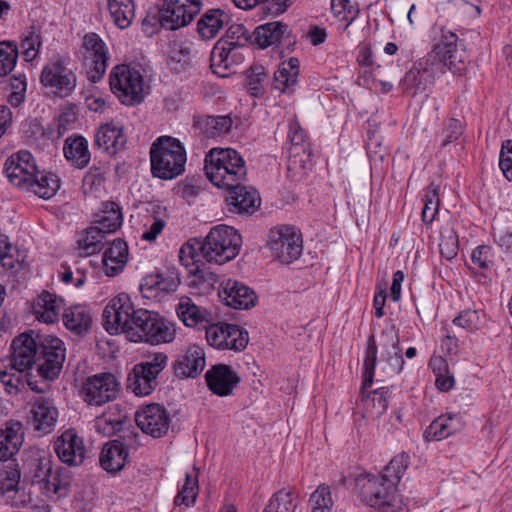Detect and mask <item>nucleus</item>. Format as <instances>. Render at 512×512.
<instances>
[{"label":"nucleus","mask_w":512,"mask_h":512,"mask_svg":"<svg viewBox=\"0 0 512 512\" xmlns=\"http://www.w3.org/2000/svg\"><path fill=\"white\" fill-rule=\"evenodd\" d=\"M242 237L238 231L227 225L213 227L203 239H190L179 251V259L188 272L198 281L212 284L216 274L205 270L201 258L219 265L233 260L240 252Z\"/></svg>","instance_id":"obj_1"},{"label":"nucleus","mask_w":512,"mask_h":512,"mask_svg":"<svg viewBox=\"0 0 512 512\" xmlns=\"http://www.w3.org/2000/svg\"><path fill=\"white\" fill-rule=\"evenodd\" d=\"M66 357L64 343L52 335L42 336L33 330L21 333L11 343L8 358L16 370H36L46 380H54L62 370Z\"/></svg>","instance_id":"obj_2"},{"label":"nucleus","mask_w":512,"mask_h":512,"mask_svg":"<svg viewBox=\"0 0 512 512\" xmlns=\"http://www.w3.org/2000/svg\"><path fill=\"white\" fill-rule=\"evenodd\" d=\"M468 55L458 36L444 27L440 28V36L433 49L425 57L419 59L414 65L423 77L433 85L435 80L446 72L462 75L467 68Z\"/></svg>","instance_id":"obj_3"},{"label":"nucleus","mask_w":512,"mask_h":512,"mask_svg":"<svg viewBox=\"0 0 512 512\" xmlns=\"http://www.w3.org/2000/svg\"><path fill=\"white\" fill-rule=\"evenodd\" d=\"M204 171L210 182L222 189H231L246 179L243 157L232 148H212L205 156Z\"/></svg>","instance_id":"obj_4"},{"label":"nucleus","mask_w":512,"mask_h":512,"mask_svg":"<svg viewBox=\"0 0 512 512\" xmlns=\"http://www.w3.org/2000/svg\"><path fill=\"white\" fill-rule=\"evenodd\" d=\"M186 150L183 144L171 136L159 137L150 148L151 173L154 177L171 180L185 170Z\"/></svg>","instance_id":"obj_5"},{"label":"nucleus","mask_w":512,"mask_h":512,"mask_svg":"<svg viewBox=\"0 0 512 512\" xmlns=\"http://www.w3.org/2000/svg\"><path fill=\"white\" fill-rule=\"evenodd\" d=\"M356 491L362 502L380 512H407L396 487L385 477L360 475L356 479Z\"/></svg>","instance_id":"obj_6"},{"label":"nucleus","mask_w":512,"mask_h":512,"mask_svg":"<svg viewBox=\"0 0 512 512\" xmlns=\"http://www.w3.org/2000/svg\"><path fill=\"white\" fill-rule=\"evenodd\" d=\"M126 337L131 342H146L151 345L169 343L175 338V329L159 313L139 308L135 310Z\"/></svg>","instance_id":"obj_7"},{"label":"nucleus","mask_w":512,"mask_h":512,"mask_svg":"<svg viewBox=\"0 0 512 512\" xmlns=\"http://www.w3.org/2000/svg\"><path fill=\"white\" fill-rule=\"evenodd\" d=\"M168 357L163 352H156L146 360L134 365L128 374L127 387L137 396L150 395L158 385V376L167 365Z\"/></svg>","instance_id":"obj_8"},{"label":"nucleus","mask_w":512,"mask_h":512,"mask_svg":"<svg viewBox=\"0 0 512 512\" xmlns=\"http://www.w3.org/2000/svg\"><path fill=\"white\" fill-rule=\"evenodd\" d=\"M110 88L120 102L127 106L140 104L143 99L144 79L139 70L129 65H117L110 74Z\"/></svg>","instance_id":"obj_9"},{"label":"nucleus","mask_w":512,"mask_h":512,"mask_svg":"<svg viewBox=\"0 0 512 512\" xmlns=\"http://www.w3.org/2000/svg\"><path fill=\"white\" fill-rule=\"evenodd\" d=\"M267 246L272 256L283 264L299 259L303 250V239L299 229L281 225L270 230Z\"/></svg>","instance_id":"obj_10"},{"label":"nucleus","mask_w":512,"mask_h":512,"mask_svg":"<svg viewBox=\"0 0 512 512\" xmlns=\"http://www.w3.org/2000/svg\"><path fill=\"white\" fill-rule=\"evenodd\" d=\"M40 82L45 88H49L55 96L66 98L75 91L77 76L67 67L64 59L58 57L43 67Z\"/></svg>","instance_id":"obj_11"},{"label":"nucleus","mask_w":512,"mask_h":512,"mask_svg":"<svg viewBox=\"0 0 512 512\" xmlns=\"http://www.w3.org/2000/svg\"><path fill=\"white\" fill-rule=\"evenodd\" d=\"M120 383L112 373H99L88 377L82 384L80 393L90 406H102L117 398Z\"/></svg>","instance_id":"obj_12"},{"label":"nucleus","mask_w":512,"mask_h":512,"mask_svg":"<svg viewBox=\"0 0 512 512\" xmlns=\"http://www.w3.org/2000/svg\"><path fill=\"white\" fill-rule=\"evenodd\" d=\"M135 310L128 294H118L108 302L103 310V327L111 335L119 333L126 335Z\"/></svg>","instance_id":"obj_13"},{"label":"nucleus","mask_w":512,"mask_h":512,"mask_svg":"<svg viewBox=\"0 0 512 512\" xmlns=\"http://www.w3.org/2000/svg\"><path fill=\"white\" fill-rule=\"evenodd\" d=\"M203 6L202 0H165L160 11V24L168 30L188 25Z\"/></svg>","instance_id":"obj_14"},{"label":"nucleus","mask_w":512,"mask_h":512,"mask_svg":"<svg viewBox=\"0 0 512 512\" xmlns=\"http://www.w3.org/2000/svg\"><path fill=\"white\" fill-rule=\"evenodd\" d=\"M58 417L59 411L54 399L45 395H38L33 398L28 420L34 431L41 435L51 433L56 427Z\"/></svg>","instance_id":"obj_15"},{"label":"nucleus","mask_w":512,"mask_h":512,"mask_svg":"<svg viewBox=\"0 0 512 512\" xmlns=\"http://www.w3.org/2000/svg\"><path fill=\"white\" fill-rule=\"evenodd\" d=\"M135 421L145 434L161 438L168 432L171 419L164 406L152 403L135 413Z\"/></svg>","instance_id":"obj_16"},{"label":"nucleus","mask_w":512,"mask_h":512,"mask_svg":"<svg viewBox=\"0 0 512 512\" xmlns=\"http://www.w3.org/2000/svg\"><path fill=\"white\" fill-rule=\"evenodd\" d=\"M83 49L85 58L91 59L87 75L93 83L100 81L105 75L109 53L103 40L96 33H88L83 38Z\"/></svg>","instance_id":"obj_17"},{"label":"nucleus","mask_w":512,"mask_h":512,"mask_svg":"<svg viewBox=\"0 0 512 512\" xmlns=\"http://www.w3.org/2000/svg\"><path fill=\"white\" fill-rule=\"evenodd\" d=\"M4 171L13 185L24 189L38 168L33 155L27 150H20L6 160Z\"/></svg>","instance_id":"obj_18"},{"label":"nucleus","mask_w":512,"mask_h":512,"mask_svg":"<svg viewBox=\"0 0 512 512\" xmlns=\"http://www.w3.org/2000/svg\"><path fill=\"white\" fill-rule=\"evenodd\" d=\"M54 451L62 463L79 466L85 459L86 449L76 430L68 429L55 440Z\"/></svg>","instance_id":"obj_19"},{"label":"nucleus","mask_w":512,"mask_h":512,"mask_svg":"<svg viewBox=\"0 0 512 512\" xmlns=\"http://www.w3.org/2000/svg\"><path fill=\"white\" fill-rule=\"evenodd\" d=\"M219 297L229 307L246 310L254 307L257 302L256 293L246 284L227 279L221 283Z\"/></svg>","instance_id":"obj_20"},{"label":"nucleus","mask_w":512,"mask_h":512,"mask_svg":"<svg viewBox=\"0 0 512 512\" xmlns=\"http://www.w3.org/2000/svg\"><path fill=\"white\" fill-rule=\"evenodd\" d=\"M126 142L123 126L119 123L108 122L97 129L93 145L107 155L114 156L124 149Z\"/></svg>","instance_id":"obj_21"},{"label":"nucleus","mask_w":512,"mask_h":512,"mask_svg":"<svg viewBox=\"0 0 512 512\" xmlns=\"http://www.w3.org/2000/svg\"><path fill=\"white\" fill-rule=\"evenodd\" d=\"M228 196L226 203L228 211L239 214H253L260 206L261 199L258 192L251 188L242 185V183L227 189Z\"/></svg>","instance_id":"obj_22"},{"label":"nucleus","mask_w":512,"mask_h":512,"mask_svg":"<svg viewBox=\"0 0 512 512\" xmlns=\"http://www.w3.org/2000/svg\"><path fill=\"white\" fill-rule=\"evenodd\" d=\"M208 388L218 396L230 395L240 382L238 374L225 364H218L205 374Z\"/></svg>","instance_id":"obj_23"},{"label":"nucleus","mask_w":512,"mask_h":512,"mask_svg":"<svg viewBox=\"0 0 512 512\" xmlns=\"http://www.w3.org/2000/svg\"><path fill=\"white\" fill-rule=\"evenodd\" d=\"M205 367V353L199 346L193 345L174 363L175 375L182 378H195Z\"/></svg>","instance_id":"obj_24"},{"label":"nucleus","mask_w":512,"mask_h":512,"mask_svg":"<svg viewBox=\"0 0 512 512\" xmlns=\"http://www.w3.org/2000/svg\"><path fill=\"white\" fill-rule=\"evenodd\" d=\"M24 441L23 425L19 421H9L0 429V461H6L18 453Z\"/></svg>","instance_id":"obj_25"},{"label":"nucleus","mask_w":512,"mask_h":512,"mask_svg":"<svg viewBox=\"0 0 512 512\" xmlns=\"http://www.w3.org/2000/svg\"><path fill=\"white\" fill-rule=\"evenodd\" d=\"M363 416L368 419L380 418L388 408L390 389L388 387H379L369 390L361 386Z\"/></svg>","instance_id":"obj_26"},{"label":"nucleus","mask_w":512,"mask_h":512,"mask_svg":"<svg viewBox=\"0 0 512 512\" xmlns=\"http://www.w3.org/2000/svg\"><path fill=\"white\" fill-rule=\"evenodd\" d=\"M63 154L65 159L77 169L88 167L91 160L88 141L78 134H73L65 139Z\"/></svg>","instance_id":"obj_27"},{"label":"nucleus","mask_w":512,"mask_h":512,"mask_svg":"<svg viewBox=\"0 0 512 512\" xmlns=\"http://www.w3.org/2000/svg\"><path fill=\"white\" fill-rule=\"evenodd\" d=\"M464 427L462 417L456 414H445L437 417L425 431L427 440L440 441L460 432Z\"/></svg>","instance_id":"obj_28"},{"label":"nucleus","mask_w":512,"mask_h":512,"mask_svg":"<svg viewBox=\"0 0 512 512\" xmlns=\"http://www.w3.org/2000/svg\"><path fill=\"white\" fill-rule=\"evenodd\" d=\"M127 458L126 446L119 440H113L104 445L99 461L104 470L116 473L125 466Z\"/></svg>","instance_id":"obj_29"},{"label":"nucleus","mask_w":512,"mask_h":512,"mask_svg":"<svg viewBox=\"0 0 512 512\" xmlns=\"http://www.w3.org/2000/svg\"><path fill=\"white\" fill-rule=\"evenodd\" d=\"M233 121L229 115H201L194 117V127L207 138H216L231 131Z\"/></svg>","instance_id":"obj_30"},{"label":"nucleus","mask_w":512,"mask_h":512,"mask_svg":"<svg viewBox=\"0 0 512 512\" xmlns=\"http://www.w3.org/2000/svg\"><path fill=\"white\" fill-rule=\"evenodd\" d=\"M230 22V16L222 9L207 10L197 23V31L201 38L209 40Z\"/></svg>","instance_id":"obj_31"},{"label":"nucleus","mask_w":512,"mask_h":512,"mask_svg":"<svg viewBox=\"0 0 512 512\" xmlns=\"http://www.w3.org/2000/svg\"><path fill=\"white\" fill-rule=\"evenodd\" d=\"M128 260V246L125 241L115 239L104 252L103 265L107 276H115L123 270Z\"/></svg>","instance_id":"obj_32"},{"label":"nucleus","mask_w":512,"mask_h":512,"mask_svg":"<svg viewBox=\"0 0 512 512\" xmlns=\"http://www.w3.org/2000/svg\"><path fill=\"white\" fill-rule=\"evenodd\" d=\"M63 324L71 332L82 335L92 326V314L85 305H73L63 313Z\"/></svg>","instance_id":"obj_33"},{"label":"nucleus","mask_w":512,"mask_h":512,"mask_svg":"<svg viewBox=\"0 0 512 512\" xmlns=\"http://www.w3.org/2000/svg\"><path fill=\"white\" fill-rule=\"evenodd\" d=\"M60 188V178L52 172H39L27 183L23 190L30 191L43 199L52 198Z\"/></svg>","instance_id":"obj_34"},{"label":"nucleus","mask_w":512,"mask_h":512,"mask_svg":"<svg viewBox=\"0 0 512 512\" xmlns=\"http://www.w3.org/2000/svg\"><path fill=\"white\" fill-rule=\"evenodd\" d=\"M288 35V26L282 22L260 25L253 32L254 42L263 49L280 43Z\"/></svg>","instance_id":"obj_35"},{"label":"nucleus","mask_w":512,"mask_h":512,"mask_svg":"<svg viewBox=\"0 0 512 512\" xmlns=\"http://www.w3.org/2000/svg\"><path fill=\"white\" fill-rule=\"evenodd\" d=\"M63 301L55 294L43 291L34 305V313L37 319L45 323H54L59 319Z\"/></svg>","instance_id":"obj_36"},{"label":"nucleus","mask_w":512,"mask_h":512,"mask_svg":"<svg viewBox=\"0 0 512 512\" xmlns=\"http://www.w3.org/2000/svg\"><path fill=\"white\" fill-rule=\"evenodd\" d=\"M179 319L188 327H195L203 322H208L211 313L206 309L197 306L191 298L181 297L176 307Z\"/></svg>","instance_id":"obj_37"},{"label":"nucleus","mask_w":512,"mask_h":512,"mask_svg":"<svg viewBox=\"0 0 512 512\" xmlns=\"http://www.w3.org/2000/svg\"><path fill=\"white\" fill-rule=\"evenodd\" d=\"M299 76V60L295 57L282 62L274 73V88L281 92H292Z\"/></svg>","instance_id":"obj_38"},{"label":"nucleus","mask_w":512,"mask_h":512,"mask_svg":"<svg viewBox=\"0 0 512 512\" xmlns=\"http://www.w3.org/2000/svg\"><path fill=\"white\" fill-rule=\"evenodd\" d=\"M24 372L16 370L8 358L0 359V381L8 394L17 395L25 388Z\"/></svg>","instance_id":"obj_39"},{"label":"nucleus","mask_w":512,"mask_h":512,"mask_svg":"<svg viewBox=\"0 0 512 512\" xmlns=\"http://www.w3.org/2000/svg\"><path fill=\"white\" fill-rule=\"evenodd\" d=\"M108 11L115 25L121 29L129 27L135 17L133 0H107Z\"/></svg>","instance_id":"obj_40"},{"label":"nucleus","mask_w":512,"mask_h":512,"mask_svg":"<svg viewBox=\"0 0 512 512\" xmlns=\"http://www.w3.org/2000/svg\"><path fill=\"white\" fill-rule=\"evenodd\" d=\"M236 48L232 44H228L227 40H219L211 52L210 66L214 73L221 74L220 69H229L235 62Z\"/></svg>","instance_id":"obj_41"},{"label":"nucleus","mask_w":512,"mask_h":512,"mask_svg":"<svg viewBox=\"0 0 512 512\" xmlns=\"http://www.w3.org/2000/svg\"><path fill=\"white\" fill-rule=\"evenodd\" d=\"M106 232L97 226L89 227L78 240L81 255L90 256L99 252L104 246Z\"/></svg>","instance_id":"obj_42"},{"label":"nucleus","mask_w":512,"mask_h":512,"mask_svg":"<svg viewBox=\"0 0 512 512\" xmlns=\"http://www.w3.org/2000/svg\"><path fill=\"white\" fill-rule=\"evenodd\" d=\"M122 222L123 216L118 204L112 201L104 202L101 213L98 214V226L106 233H111L120 228Z\"/></svg>","instance_id":"obj_43"},{"label":"nucleus","mask_w":512,"mask_h":512,"mask_svg":"<svg viewBox=\"0 0 512 512\" xmlns=\"http://www.w3.org/2000/svg\"><path fill=\"white\" fill-rule=\"evenodd\" d=\"M298 506L297 495L287 489L275 492L263 512H295Z\"/></svg>","instance_id":"obj_44"},{"label":"nucleus","mask_w":512,"mask_h":512,"mask_svg":"<svg viewBox=\"0 0 512 512\" xmlns=\"http://www.w3.org/2000/svg\"><path fill=\"white\" fill-rule=\"evenodd\" d=\"M268 74L264 66L252 65L246 72L245 86L253 97H261L265 93Z\"/></svg>","instance_id":"obj_45"},{"label":"nucleus","mask_w":512,"mask_h":512,"mask_svg":"<svg viewBox=\"0 0 512 512\" xmlns=\"http://www.w3.org/2000/svg\"><path fill=\"white\" fill-rule=\"evenodd\" d=\"M429 86L431 85L415 65L405 74L400 82L402 92L412 97L425 92Z\"/></svg>","instance_id":"obj_46"},{"label":"nucleus","mask_w":512,"mask_h":512,"mask_svg":"<svg viewBox=\"0 0 512 512\" xmlns=\"http://www.w3.org/2000/svg\"><path fill=\"white\" fill-rule=\"evenodd\" d=\"M422 221L426 225L432 224L435 220L440 206L439 188L433 183L425 190L423 198Z\"/></svg>","instance_id":"obj_47"},{"label":"nucleus","mask_w":512,"mask_h":512,"mask_svg":"<svg viewBox=\"0 0 512 512\" xmlns=\"http://www.w3.org/2000/svg\"><path fill=\"white\" fill-rule=\"evenodd\" d=\"M410 457L407 453L402 452L396 455L389 464L384 468L382 474H379L380 477H385L388 482H391L393 486L396 487L403 474L405 473L408 465H409Z\"/></svg>","instance_id":"obj_48"},{"label":"nucleus","mask_w":512,"mask_h":512,"mask_svg":"<svg viewBox=\"0 0 512 512\" xmlns=\"http://www.w3.org/2000/svg\"><path fill=\"white\" fill-rule=\"evenodd\" d=\"M20 470L12 462L0 464V493L7 494L18 490Z\"/></svg>","instance_id":"obj_49"},{"label":"nucleus","mask_w":512,"mask_h":512,"mask_svg":"<svg viewBox=\"0 0 512 512\" xmlns=\"http://www.w3.org/2000/svg\"><path fill=\"white\" fill-rule=\"evenodd\" d=\"M377 361V346L374 336H370L367 340L365 358L363 363V388L371 387L374 379V369Z\"/></svg>","instance_id":"obj_50"},{"label":"nucleus","mask_w":512,"mask_h":512,"mask_svg":"<svg viewBox=\"0 0 512 512\" xmlns=\"http://www.w3.org/2000/svg\"><path fill=\"white\" fill-rule=\"evenodd\" d=\"M331 11L336 18L346 22L343 31L348 30L359 14L358 6L351 4L349 0H331Z\"/></svg>","instance_id":"obj_51"},{"label":"nucleus","mask_w":512,"mask_h":512,"mask_svg":"<svg viewBox=\"0 0 512 512\" xmlns=\"http://www.w3.org/2000/svg\"><path fill=\"white\" fill-rule=\"evenodd\" d=\"M199 486L197 474L186 473L185 482L174 499L175 505L184 504L186 507L192 505L198 495Z\"/></svg>","instance_id":"obj_52"},{"label":"nucleus","mask_w":512,"mask_h":512,"mask_svg":"<svg viewBox=\"0 0 512 512\" xmlns=\"http://www.w3.org/2000/svg\"><path fill=\"white\" fill-rule=\"evenodd\" d=\"M192 49L189 46H174L168 64L176 72H182L193 65Z\"/></svg>","instance_id":"obj_53"},{"label":"nucleus","mask_w":512,"mask_h":512,"mask_svg":"<svg viewBox=\"0 0 512 512\" xmlns=\"http://www.w3.org/2000/svg\"><path fill=\"white\" fill-rule=\"evenodd\" d=\"M18 58L17 46L9 42L0 43V76L8 75L15 67Z\"/></svg>","instance_id":"obj_54"},{"label":"nucleus","mask_w":512,"mask_h":512,"mask_svg":"<svg viewBox=\"0 0 512 512\" xmlns=\"http://www.w3.org/2000/svg\"><path fill=\"white\" fill-rule=\"evenodd\" d=\"M382 337L387 338L388 342L391 343L393 352L389 353L387 361L391 366V370L395 373H400L403 369L404 359L402 356V349L400 347L399 336L394 331L383 332Z\"/></svg>","instance_id":"obj_55"},{"label":"nucleus","mask_w":512,"mask_h":512,"mask_svg":"<svg viewBox=\"0 0 512 512\" xmlns=\"http://www.w3.org/2000/svg\"><path fill=\"white\" fill-rule=\"evenodd\" d=\"M225 336L227 338V347L226 349L234 350V351H242L246 348L249 337L248 332L244 330L242 327L236 324H228V328L225 329Z\"/></svg>","instance_id":"obj_56"},{"label":"nucleus","mask_w":512,"mask_h":512,"mask_svg":"<svg viewBox=\"0 0 512 512\" xmlns=\"http://www.w3.org/2000/svg\"><path fill=\"white\" fill-rule=\"evenodd\" d=\"M312 512H331L333 504L330 487L319 485L316 491L310 496Z\"/></svg>","instance_id":"obj_57"},{"label":"nucleus","mask_w":512,"mask_h":512,"mask_svg":"<svg viewBox=\"0 0 512 512\" xmlns=\"http://www.w3.org/2000/svg\"><path fill=\"white\" fill-rule=\"evenodd\" d=\"M252 36L243 24H232L220 40H227L228 44L238 49L249 43Z\"/></svg>","instance_id":"obj_58"},{"label":"nucleus","mask_w":512,"mask_h":512,"mask_svg":"<svg viewBox=\"0 0 512 512\" xmlns=\"http://www.w3.org/2000/svg\"><path fill=\"white\" fill-rule=\"evenodd\" d=\"M228 328V323L218 322L215 324H211L206 328V339L209 345L217 348V349H226L227 347V336L225 334V329Z\"/></svg>","instance_id":"obj_59"},{"label":"nucleus","mask_w":512,"mask_h":512,"mask_svg":"<svg viewBox=\"0 0 512 512\" xmlns=\"http://www.w3.org/2000/svg\"><path fill=\"white\" fill-rule=\"evenodd\" d=\"M68 486L67 479L63 478L59 473V470L51 469V473L44 480V482L40 485V488L43 490V493L47 496L54 494H62V490L66 489Z\"/></svg>","instance_id":"obj_60"},{"label":"nucleus","mask_w":512,"mask_h":512,"mask_svg":"<svg viewBox=\"0 0 512 512\" xmlns=\"http://www.w3.org/2000/svg\"><path fill=\"white\" fill-rule=\"evenodd\" d=\"M480 314L484 313L480 310L466 309L454 318L453 323L467 331L473 332L481 326Z\"/></svg>","instance_id":"obj_61"},{"label":"nucleus","mask_w":512,"mask_h":512,"mask_svg":"<svg viewBox=\"0 0 512 512\" xmlns=\"http://www.w3.org/2000/svg\"><path fill=\"white\" fill-rule=\"evenodd\" d=\"M103 183L104 176L101 169L97 166H92L82 179V190L84 194H91L100 190Z\"/></svg>","instance_id":"obj_62"},{"label":"nucleus","mask_w":512,"mask_h":512,"mask_svg":"<svg viewBox=\"0 0 512 512\" xmlns=\"http://www.w3.org/2000/svg\"><path fill=\"white\" fill-rule=\"evenodd\" d=\"M464 124L455 118H449L444 123L442 130L443 140L441 147L444 148L450 143L456 141L464 132Z\"/></svg>","instance_id":"obj_63"},{"label":"nucleus","mask_w":512,"mask_h":512,"mask_svg":"<svg viewBox=\"0 0 512 512\" xmlns=\"http://www.w3.org/2000/svg\"><path fill=\"white\" fill-rule=\"evenodd\" d=\"M499 167L508 181H512V140H506L500 151Z\"/></svg>","instance_id":"obj_64"}]
</instances>
